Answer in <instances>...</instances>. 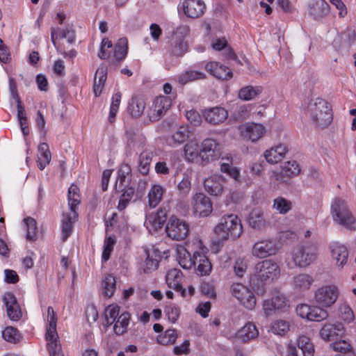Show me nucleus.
<instances>
[{
  "label": "nucleus",
  "instance_id": "nucleus-1",
  "mask_svg": "<svg viewBox=\"0 0 356 356\" xmlns=\"http://www.w3.org/2000/svg\"><path fill=\"white\" fill-rule=\"evenodd\" d=\"M280 268L272 259H266L258 262L254 268V273L250 279L251 287L258 294L265 292V287L268 282L279 277Z\"/></svg>",
  "mask_w": 356,
  "mask_h": 356
},
{
  "label": "nucleus",
  "instance_id": "nucleus-2",
  "mask_svg": "<svg viewBox=\"0 0 356 356\" xmlns=\"http://www.w3.org/2000/svg\"><path fill=\"white\" fill-rule=\"evenodd\" d=\"M214 231L219 242H224L229 238L235 240L238 238L243 232V227L238 216L230 214L220 219Z\"/></svg>",
  "mask_w": 356,
  "mask_h": 356
},
{
  "label": "nucleus",
  "instance_id": "nucleus-3",
  "mask_svg": "<svg viewBox=\"0 0 356 356\" xmlns=\"http://www.w3.org/2000/svg\"><path fill=\"white\" fill-rule=\"evenodd\" d=\"M333 220L349 230H356V218L349 209L346 201L335 198L331 205Z\"/></svg>",
  "mask_w": 356,
  "mask_h": 356
},
{
  "label": "nucleus",
  "instance_id": "nucleus-4",
  "mask_svg": "<svg viewBox=\"0 0 356 356\" xmlns=\"http://www.w3.org/2000/svg\"><path fill=\"white\" fill-rule=\"evenodd\" d=\"M313 122L322 128L327 127L332 120V113L328 103L322 98H316L309 105Z\"/></svg>",
  "mask_w": 356,
  "mask_h": 356
},
{
  "label": "nucleus",
  "instance_id": "nucleus-5",
  "mask_svg": "<svg viewBox=\"0 0 356 356\" xmlns=\"http://www.w3.org/2000/svg\"><path fill=\"white\" fill-rule=\"evenodd\" d=\"M47 321L49 325L47 328L46 339L49 355L50 356H64L56 332L57 318L53 307L51 306L47 308Z\"/></svg>",
  "mask_w": 356,
  "mask_h": 356
},
{
  "label": "nucleus",
  "instance_id": "nucleus-6",
  "mask_svg": "<svg viewBox=\"0 0 356 356\" xmlns=\"http://www.w3.org/2000/svg\"><path fill=\"white\" fill-rule=\"evenodd\" d=\"M317 246L311 243H306L297 246L293 252V261L299 267L309 266L317 257Z\"/></svg>",
  "mask_w": 356,
  "mask_h": 356
},
{
  "label": "nucleus",
  "instance_id": "nucleus-7",
  "mask_svg": "<svg viewBox=\"0 0 356 356\" xmlns=\"http://www.w3.org/2000/svg\"><path fill=\"white\" fill-rule=\"evenodd\" d=\"M165 232L173 240H183L189 232V225L183 220L172 217L166 225Z\"/></svg>",
  "mask_w": 356,
  "mask_h": 356
},
{
  "label": "nucleus",
  "instance_id": "nucleus-8",
  "mask_svg": "<svg viewBox=\"0 0 356 356\" xmlns=\"http://www.w3.org/2000/svg\"><path fill=\"white\" fill-rule=\"evenodd\" d=\"M194 213L199 217H207L212 212L210 198L202 193H196L192 198Z\"/></svg>",
  "mask_w": 356,
  "mask_h": 356
},
{
  "label": "nucleus",
  "instance_id": "nucleus-9",
  "mask_svg": "<svg viewBox=\"0 0 356 356\" xmlns=\"http://www.w3.org/2000/svg\"><path fill=\"white\" fill-rule=\"evenodd\" d=\"M338 297V290L334 286H326L318 289L315 293V300L323 307H330Z\"/></svg>",
  "mask_w": 356,
  "mask_h": 356
},
{
  "label": "nucleus",
  "instance_id": "nucleus-10",
  "mask_svg": "<svg viewBox=\"0 0 356 356\" xmlns=\"http://www.w3.org/2000/svg\"><path fill=\"white\" fill-rule=\"evenodd\" d=\"M200 156L204 161L209 162L219 158L220 156V145L213 139L206 138L201 145Z\"/></svg>",
  "mask_w": 356,
  "mask_h": 356
},
{
  "label": "nucleus",
  "instance_id": "nucleus-11",
  "mask_svg": "<svg viewBox=\"0 0 356 356\" xmlns=\"http://www.w3.org/2000/svg\"><path fill=\"white\" fill-rule=\"evenodd\" d=\"M241 136L246 140L255 142L261 138L265 133V127L254 122L245 123L240 127Z\"/></svg>",
  "mask_w": 356,
  "mask_h": 356
},
{
  "label": "nucleus",
  "instance_id": "nucleus-12",
  "mask_svg": "<svg viewBox=\"0 0 356 356\" xmlns=\"http://www.w3.org/2000/svg\"><path fill=\"white\" fill-rule=\"evenodd\" d=\"M330 251L331 257L334 261L337 267L343 268L348 263V250L347 247L339 242H333L330 245Z\"/></svg>",
  "mask_w": 356,
  "mask_h": 356
},
{
  "label": "nucleus",
  "instance_id": "nucleus-13",
  "mask_svg": "<svg viewBox=\"0 0 356 356\" xmlns=\"http://www.w3.org/2000/svg\"><path fill=\"white\" fill-rule=\"evenodd\" d=\"M278 248L276 243L272 240H264L255 243L252 253L258 258H266L276 254Z\"/></svg>",
  "mask_w": 356,
  "mask_h": 356
},
{
  "label": "nucleus",
  "instance_id": "nucleus-14",
  "mask_svg": "<svg viewBox=\"0 0 356 356\" xmlns=\"http://www.w3.org/2000/svg\"><path fill=\"white\" fill-rule=\"evenodd\" d=\"M308 8L309 15L316 21H321L330 13V6L325 0H311Z\"/></svg>",
  "mask_w": 356,
  "mask_h": 356
},
{
  "label": "nucleus",
  "instance_id": "nucleus-15",
  "mask_svg": "<svg viewBox=\"0 0 356 356\" xmlns=\"http://www.w3.org/2000/svg\"><path fill=\"white\" fill-rule=\"evenodd\" d=\"M205 70L211 75L220 80L227 81L233 76L232 71L218 62H209L206 64Z\"/></svg>",
  "mask_w": 356,
  "mask_h": 356
},
{
  "label": "nucleus",
  "instance_id": "nucleus-16",
  "mask_svg": "<svg viewBox=\"0 0 356 356\" xmlns=\"http://www.w3.org/2000/svg\"><path fill=\"white\" fill-rule=\"evenodd\" d=\"M171 106V100L167 97H159L155 99L149 115L152 122L159 120Z\"/></svg>",
  "mask_w": 356,
  "mask_h": 356
},
{
  "label": "nucleus",
  "instance_id": "nucleus-17",
  "mask_svg": "<svg viewBox=\"0 0 356 356\" xmlns=\"http://www.w3.org/2000/svg\"><path fill=\"white\" fill-rule=\"evenodd\" d=\"M3 301L6 307L8 318L12 321H18L22 316V312L15 295L10 292L6 293Z\"/></svg>",
  "mask_w": 356,
  "mask_h": 356
},
{
  "label": "nucleus",
  "instance_id": "nucleus-18",
  "mask_svg": "<svg viewBox=\"0 0 356 356\" xmlns=\"http://www.w3.org/2000/svg\"><path fill=\"white\" fill-rule=\"evenodd\" d=\"M203 115L205 120L213 125L222 123L228 117L227 110L220 106L205 108Z\"/></svg>",
  "mask_w": 356,
  "mask_h": 356
},
{
  "label": "nucleus",
  "instance_id": "nucleus-19",
  "mask_svg": "<svg viewBox=\"0 0 356 356\" xmlns=\"http://www.w3.org/2000/svg\"><path fill=\"white\" fill-rule=\"evenodd\" d=\"M167 220V211L161 208L156 212L149 213L146 216L145 225L147 229L157 231L161 229Z\"/></svg>",
  "mask_w": 356,
  "mask_h": 356
},
{
  "label": "nucleus",
  "instance_id": "nucleus-20",
  "mask_svg": "<svg viewBox=\"0 0 356 356\" xmlns=\"http://www.w3.org/2000/svg\"><path fill=\"white\" fill-rule=\"evenodd\" d=\"M184 14L191 18H197L203 15L206 9L202 0H185L183 2Z\"/></svg>",
  "mask_w": 356,
  "mask_h": 356
},
{
  "label": "nucleus",
  "instance_id": "nucleus-21",
  "mask_svg": "<svg viewBox=\"0 0 356 356\" xmlns=\"http://www.w3.org/2000/svg\"><path fill=\"white\" fill-rule=\"evenodd\" d=\"M344 334V327L341 323H326L320 331L322 339L325 341L337 340Z\"/></svg>",
  "mask_w": 356,
  "mask_h": 356
},
{
  "label": "nucleus",
  "instance_id": "nucleus-22",
  "mask_svg": "<svg viewBox=\"0 0 356 356\" xmlns=\"http://www.w3.org/2000/svg\"><path fill=\"white\" fill-rule=\"evenodd\" d=\"M225 181V179L222 175H215L204 180V187L210 195L218 196L222 193V183Z\"/></svg>",
  "mask_w": 356,
  "mask_h": 356
},
{
  "label": "nucleus",
  "instance_id": "nucleus-23",
  "mask_svg": "<svg viewBox=\"0 0 356 356\" xmlns=\"http://www.w3.org/2000/svg\"><path fill=\"white\" fill-rule=\"evenodd\" d=\"M194 268L198 275H209L212 269V265L209 259L203 253L194 252Z\"/></svg>",
  "mask_w": 356,
  "mask_h": 356
},
{
  "label": "nucleus",
  "instance_id": "nucleus-24",
  "mask_svg": "<svg viewBox=\"0 0 356 356\" xmlns=\"http://www.w3.org/2000/svg\"><path fill=\"white\" fill-rule=\"evenodd\" d=\"M287 152L288 149L285 145H279L266 150L264 152V156L268 163L274 164L281 161Z\"/></svg>",
  "mask_w": 356,
  "mask_h": 356
},
{
  "label": "nucleus",
  "instance_id": "nucleus-25",
  "mask_svg": "<svg viewBox=\"0 0 356 356\" xmlns=\"http://www.w3.org/2000/svg\"><path fill=\"white\" fill-rule=\"evenodd\" d=\"M259 332L252 323H246L236 334V338L242 343H246L250 340L257 337Z\"/></svg>",
  "mask_w": 356,
  "mask_h": 356
},
{
  "label": "nucleus",
  "instance_id": "nucleus-26",
  "mask_svg": "<svg viewBox=\"0 0 356 356\" xmlns=\"http://www.w3.org/2000/svg\"><path fill=\"white\" fill-rule=\"evenodd\" d=\"M191 131L187 127H179L170 137L167 142L172 147H177L186 142L190 136Z\"/></svg>",
  "mask_w": 356,
  "mask_h": 356
},
{
  "label": "nucleus",
  "instance_id": "nucleus-27",
  "mask_svg": "<svg viewBox=\"0 0 356 356\" xmlns=\"http://www.w3.org/2000/svg\"><path fill=\"white\" fill-rule=\"evenodd\" d=\"M78 218L76 212H70L63 213L62 220V241H65L71 235L73 229V224Z\"/></svg>",
  "mask_w": 356,
  "mask_h": 356
},
{
  "label": "nucleus",
  "instance_id": "nucleus-28",
  "mask_svg": "<svg viewBox=\"0 0 356 356\" xmlns=\"http://www.w3.org/2000/svg\"><path fill=\"white\" fill-rule=\"evenodd\" d=\"M107 78V67L100 65L95 74L93 91L96 97L100 95Z\"/></svg>",
  "mask_w": 356,
  "mask_h": 356
},
{
  "label": "nucleus",
  "instance_id": "nucleus-29",
  "mask_svg": "<svg viewBox=\"0 0 356 356\" xmlns=\"http://www.w3.org/2000/svg\"><path fill=\"white\" fill-rule=\"evenodd\" d=\"M249 224L256 229H262L266 227V221L264 211L261 209H254L249 214Z\"/></svg>",
  "mask_w": 356,
  "mask_h": 356
},
{
  "label": "nucleus",
  "instance_id": "nucleus-30",
  "mask_svg": "<svg viewBox=\"0 0 356 356\" xmlns=\"http://www.w3.org/2000/svg\"><path fill=\"white\" fill-rule=\"evenodd\" d=\"M154 154L151 150H144L140 154L138 170L142 175H147L149 173Z\"/></svg>",
  "mask_w": 356,
  "mask_h": 356
},
{
  "label": "nucleus",
  "instance_id": "nucleus-31",
  "mask_svg": "<svg viewBox=\"0 0 356 356\" xmlns=\"http://www.w3.org/2000/svg\"><path fill=\"white\" fill-rule=\"evenodd\" d=\"M146 102L142 97H133L128 106L129 113L134 117L138 118L143 115Z\"/></svg>",
  "mask_w": 356,
  "mask_h": 356
},
{
  "label": "nucleus",
  "instance_id": "nucleus-32",
  "mask_svg": "<svg viewBox=\"0 0 356 356\" xmlns=\"http://www.w3.org/2000/svg\"><path fill=\"white\" fill-rule=\"evenodd\" d=\"M131 172L129 165H126L122 166L118 170V177L115 183V190L118 192L120 191H124V187L129 186L130 179L127 177V175Z\"/></svg>",
  "mask_w": 356,
  "mask_h": 356
},
{
  "label": "nucleus",
  "instance_id": "nucleus-33",
  "mask_svg": "<svg viewBox=\"0 0 356 356\" xmlns=\"http://www.w3.org/2000/svg\"><path fill=\"white\" fill-rule=\"evenodd\" d=\"M127 40L124 38H120L115 45L113 51V63H120L123 60L127 54Z\"/></svg>",
  "mask_w": 356,
  "mask_h": 356
},
{
  "label": "nucleus",
  "instance_id": "nucleus-34",
  "mask_svg": "<svg viewBox=\"0 0 356 356\" xmlns=\"http://www.w3.org/2000/svg\"><path fill=\"white\" fill-rule=\"evenodd\" d=\"M261 92L262 88L261 86L253 87L252 86H248L242 88L239 90L238 97L243 100L249 101L255 98L261 94Z\"/></svg>",
  "mask_w": 356,
  "mask_h": 356
},
{
  "label": "nucleus",
  "instance_id": "nucleus-35",
  "mask_svg": "<svg viewBox=\"0 0 356 356\" xmlns=\"http://www.w3.org/2000/svg\"><path fill=\"white\" fill-rule=\"evenodd\" d=\"M164 189L160 185H154L148 193L149 204L151 207H156L162 200Z\"/></svg>",
  "mask_w": 356,
  "mask_h": 356
},
{
  "label": "nucleus",
  "instance_id": "nucleus-36",
  "mask_svg": "<svg viewBox=\"0 0 356 356\" xmlns=\"http://www.w3.org/2000/svg\"><path fill=\"white\" fill-rule=\"evenodd\" d=\"M130 320L129 312L122 313L115 321L113 327L114 332L118 335L123 334L127 332V328Z\"/></svg>",
  "mask_w": 356,
  "mask_h": 356
},
{
  "label": "nucleus",
  "instance_id": "nucleus-37",
  "mask_svg": "<svg viewBox=\"0 0 356 356\" xmlns=\"http://www.w3.org/2000/svg\"><path fill=\"white\" fill-rule=\"evenodd\" d=\"M298 347L302 350L303 356H314V346L309 337L300 336L298 339Z\"/></svg>",
  "mask_w": 356,
  "mask_h": 356
},
{
  "label": "nucleus",
  "instance_id": "nucleus-38",
  "mask_svg": "<svg viewBox=\"0 0 356 356\" xmlns=\"http://www.w3.org/2000/svg\"><path fill=\"white\" fill-rule=\"evenodd\" d=\"M206 78V74L204 72L199 71H186L178 76V81L182 85L187 83L198 79H204Z\"/></svg>",
  "mask_w": 356,
  "mask_h": 356
},
{
  "label": "nucleus",
  "instance_id": "nucleus-39",
  "mask_svg": "<svg viewBox=\"0 0 356 356\" xmlns=\"http://www.w3.org/2000/svg\"><path fill=\"white\" fill-rule=\"evenodd\" d=\"M79 188L77 186L72 184L68 189V204L70 212H76V209L80 203Z\"/></svg>",
  "mask_w": 356,
  "mask_h": 356
},
{
  "label": "nucleus",
  "instance_id": "nucleus-40",
  "mask_svg": "<svg viewBox=\"0 0 356 356\" xmlns=\"http://www.w3.org/2000/svg\"><path fill=\"white\" fill-rule=\"evenodd\" d=\"M294 286L301 291L309 289L314 282V279L307 274H300L294 277Z\"/></svg>",
  "mask_w": 356,
  "mask_h": 356
},
{
  "label": "nucleus",
  "instance_id": "nucleus-41",
  "mask_svg": "<svg viewBox=\"0 0 356 356\" xmlns=\"http://www.w3.org/2000/svg\"><path fill=\"white\" fill-rule=\"evenodd\" d=\"M115 278L111 275H106L102 282L104 296L107 298H111L115 291Z\"/></svg>",
  "mask_w": 356,
  "mask_h": 356
},
{
  "label": "nucleus",
  "instance_id": "nucleus-42",
  "mask_svg": "<svg viewBox=\"0 0 356 356\" xmlns=\"http://www.w3.org/2000/svg\"><path fill=\"white\" fill-rule=\"evenodd\" d=\"M2 337L8 342L16 343L22 338L20 333L17 328L12 326H8L2 332Z\"/></svg>",
  "mask_w": 356,
  "mask_h": 356
},
{
  "label": "nucleus",
  "instance_id": "nucleus-43",
  "mask_svg": "<svg viewBox=\"0 0 356 356\" xmlns=\"http://www.w3.org/2000/svg\"><path fill=\"white\" fill-rule=\"evenodd\" d=\"M124 188V191H120L122 192V194L121 195L118 206V209L120 211H122L126 208L127 204L131 200L135 193V188L132 186H127Z\"/></svg>",
  "mask_w": 356,
  "mask_h": 356
},
{
  "label": "nucleus",
  "instance_id": "nucleus-44",
  "mask_svg": "<svg viewBox=\"0 0 356 356\" xmlns=\"http://www.w3.org/2000/svg\"><path fill=\"white\" fill-rule=\"evenodd\" d=\"M300 171L299 165L296 161L285 162L282 166V172L286 177L296 176L299 174Z\"/></svg>",
  "mask_w": 356,
  "mask_h": 356
},
{
  "label": "nucleus",
  "instance_id": "nucleus-45",
  "mask_svg": "<svg viewBox=\"0 0 356 356\" xmlns=\"http://www.w3.org/2000/svg\"><path fill=\"white\" fill-rule=\"evenodd\" d=\"M187 42L185 40L172 38V53L175 56H181L187 51Z\"/></svg>",
  "mask_w": 356,
  "mask_h": 356
},
{
  "label": "nucleus",
  "instance_id": "nucleus-46",
  "mask_svg": "<svg viewBox=\"0 0 356 356\" xmlns=\"http://www.w3.org/2000/svg\"><path fill=\"white\" fill-rule=\"evenodd\" d=\"M157 257L161 258V257L158 256L156 253L150 254L147 252V259L144 267V272L145 273H151L157 269L159 264V259L156 258Z\"/></svg>",
  "mask_w": 356,
  "mask_h": 356
},
{
  "label": "nucleus",
  "instance_id": "nucleus-47",
  "mask_svg": "<svg viewBox=\"0 0 356 356\" xmlns=\"http://www.w3.org/2000/svg\"><path fill=\"white\" fill-rule=\"evenodd\" d=\"M291 202L282 197H279L274 200L273 207L279 211V213L284 214L291 209Z\"/></svg>",
  "mask_w": 356,
  "mask_h": 356
},
{
  "label": "nucleus",
  "instance_id": "nucleus-48",
  "mask_svg": "<svg viewBox=\"0 0 356 356\" xmlns=\"http://www.w3.org/2000/svg\"><path fill=\"white\" fill-rule=\"evenodd\" d=\"M270 328L273 333L282 336L289 331V323L284 320H277L272 323Z\"/></svg>",
  "mask_w": 356,
  "mask_h": 356
},
{
  "label": "nucleus",
  "instance_id": "nucleus-49",
  "mask_svg": "<svg viewBox=\"0 0 356 356\" xmlns=\"http://www.w3.org/2000/svg\"><path fill=\"white\" fill-rule=\"evenodd\" d=\"M177 335L175 329H168L163 335H159L157 341L163 345L172 344L175 342Z\"/></svg>",
  "mask_w": 356,
  "mask_h": 356
},
{
  "label": "nucleus",
  "instance_id": "nucleus-50",
  "mask_svg": "<svg viewBox=\"0 0 356 356\" xmlns=\"http://www.w3.org/2000/svg\"><path fill=\"white\" fill-rule=\"evenodd\" d=\"M122 95L120 92L114 94L112 97V102L110 108V113L108 116V120L112 123L115 118L116 113L118 111L119 106L120 104Z\"/></svg>",
  "mask_w": 356,
  "mask_h": 356
},
{
  "label": "nucleus",
  "instance_id": "nucleus-51",
  "mask_svg": "<svg viewBox=\"0 0 356 356\" xmlns=\"http://www.w3.org/2000/svg\"><path fill=\"white\" fill-rule=\"evenodd\" d=\"M327 316L328 314L326 310L320 307H312L308 320L318 322L327 318Z\"/></svg>",
  "mask_w": 356,
  "mask_h": 356
},
{
  "label": "nucleus",
  "instance_id": "nucleus-52",
  "mask_svg": "<svg viewBox=\"0 0 356 356\" xmlns=\"http://www.w3.org/2000/svg\"><path fill=\"white\" fill-rule=\"evenodd\" d=\"M27 227L26 238L31 241H35L36 239L37 234V226L36 221L29 217L24 219Z\"/></svg>",
  "mask_w": 356,
  "mask_h": 356
},
{
  "label": "nucleus",
  "instance_id": "nucleus-53",
  "mask_svg": "<svg viewBox=\"0 0 356 356\" xmlns=\"http://www.w3.org/2000/svg\"><path fill=\"white\" fill-rule=\"evenodd\" d=\"M220 170L222 172L226 173L235 181L240 182V172L237 168L234 167L229 163H222L220 164Z\"/></svg>",
  "mask_w": 356,
  "mask_h": 356
},
{
  "label": "nucleus",
  "instance_id": "nucleus-54",
  "mask_svg": "<svg viewBox=\"0 0 356 356\" xmlns=\"http://www.w3.org/2000/svg\"><path fill=\"white\" fill-rule=\"evenodd\" d=\"M184 154L188 160L193 161L200 156V151L197 143H188L184 146Z\"/></svg>",
  "mask_w": 356,
  "mask_h": 356
},
{
  "label": "nucleus",
  "instance_id": "nucleus-55",
  "mask_svg": "<svg viewBox=\"0 0 356 356\" xmlns=\"http://www.w3.org/2000/svg\"><path fill=\"white\" fill-rule=\"evenodd\" d=\"M232 295L239 301L244 296H249L250 289L241 284H234L231 286Z\"/></svg>",
  "mask_w": 356,
  "mask_h": 356
},
{
  "label": "nucleus",
  "instance_id": "nucleus-56",
  "mask_svg": "<svg viewBox=\"0 0 356 356\" xmlns=\"http://www.w3.org/2000/svg\"><path fill=\"white\" fill-rule=\"evenodd\" d=\"M191 188V183L190 178L188 175H184L181 181L179 182L177 185V189L179 191V195L185 197L186 196Z\"/></svg>",
  "mask_w": 356,
  "mask_h": 356
},
{
  "label": "nucleus",
  "instance_id": "nucleus-57",
  "mask_svg": "<svg viewBox=\"0 0 356 356\" xmlns=\"http://www.w3.org/2000/svg\"><path fill=\"white\" fill-rule=\"evenodd\" d=\"M165 315L168 316V318L172 323H175L180 314L179 308L174 305H170L165 307Z\"/></svg>",
  "mask_w": 356,
  "mask_h": 356
},
{
  "label": "nucleus",
  "instance_id": "nucleus-58",
  "mask_svg": "<svg viewBox=\"0 0 356 356\" xmlns=\"http://www.w3.org/2000/svg\"><path fill=\"white\" fill-rule=\"evenodd\" d=\"M179 264L184 269H191L194 267V254L191 257L190 253L185 251L183 257H179Z\"/></svg>",
  "mask_w": 356,
  "mask_h": 356
},
{
  "label": "nucleus",
  "instance_id": "nucleus-59",
  "mask_svg": "<svg viewBox=\"0 0 356 356\" xmlns=\"http://www.w3.org/2000/svg\"><path fill=\"white\" fill-rule=\"evenodd\" d=\"M250 296H244L241 298L239 302L247 309H252L256 305V298L254 293L250 290Z\"/></svg>",
  "mask_w": 356,
  "mask_h": 356
},
{
  "label": "nucleus",
  "instance_id": "nucleus-60",
  "mask_svg": "<svg viewBox=\"0 0 356 356\" xmlns=\"http://www.w3.org/2000/svg\"><path fill=\"white\" fill-rule=\"evenodd\" d=\"M186 118L193 126H199L202 122V117L195 110L191 109L186 112Z\"/></svg>",
  "mask_w": 356,
  "mask_h": 356
},
{
  "label": "nucleus",
  "instance_id": "nucleus-61",
  "mask_svg": "<svg viewBox=\"0 0 356 356\" xmlns=\"http://www.w3.org/2000/svg\"><path fill=\"white\" fill-rule=\"evenodd\" d=\"M330 346L334 351H338L342 353H346L351 350L350 345L344 340L335 341L334 343H331Z\"/></svg>",
  "mask_w": 356,
  "mask_h": 356
},
{
  "label": "nucleus",
  "instance_id": "nucleus-62",
  "mask_svg": "<svg viewBox=\"0 0 356 356\" xmlns=\"http://www.w3.org/2000/svg\"><path fill=\"white\" fill-rule=\"evenodd\" d=\"M182 275L180 270L173 268L170 270L166 275L165 280L167 284H171L172 282H179Z\"/></svg>",
  "mask_w": 356,
  "mask_h": 356
},
{
  "label": "nucleus",
  "instance_id": "nucleus-63",
  "mask_svg": "<svg viewBox=\"0 0 356 356\" xmlns=\"http://www.w3.org/2000/svg\"><path fill=\"white\" fill-rule=\"evenodd\" d=\"M114 241L108 237L105 241L104 248L102 252V259L104 261H106L109 259L111 253L113 248Z\"/></svg>",
  "mask_w": 356,
  "mask_h": 356
},
{
  "label": "nucleus",
  "instance_id": "nucleus-64",
  "mask_svg": "<svg viewBox=\"0 0 356 356\" xmlns=\"http://www.w3.org/2000/svg\"><path fill=\"white\" fill-rule=\"evenodd\" d=\"M59 36L61 38H67V42L70 43L74 42L75 40V33L72 27L70 25L67 26L65 29L60 31Z\"/></svg>",
  "mask_w": 356,
  "mask_h": 356
}]
</instances>
